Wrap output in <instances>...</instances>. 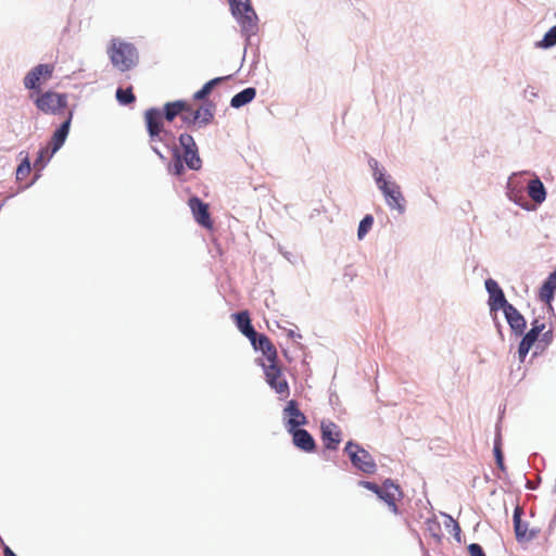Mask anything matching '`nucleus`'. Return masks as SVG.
Masks as SVG:
<instances>
[{
    "mask_svg": "<svg viewBox=\"0 0 556 556\" xmlns=\"http://www.w3.org/2000/svg\"><path fill=\"white\" fill-rule=\"evenodd\" d=\"M534 344L533 341H530L529 339L521 337V340L518 345V358L520 363H523L530 349Z\"/></svg>",
    "mask_w": 556,
    "mask_h": 556,
    "instance_id": "e433bc0d",
    "label": "nucleus"
},
{
    "mask_svg": "<svg viewBox=\"0 0 556 556\" xmlns=\"http://www.w3.org/2000/svg\"><path fill=\"white\" fill-rule=\"evenodd\" d=\"M540 337H541V339H540L541 343H544L545 345H549L554 339L553 330L552 329H548L546 331L543 330V332L541 333Z\"/></svg>",
    "mask_w": 556,
    "mask_h": 556,
    "instance_id": "c03bdc74",
    "label": "nucleus"
},
{
    "mask_svg": "<svg viewBox=\"0 0 556 556\" xmlns=\"http://www.w3.org/2000/svg\"><path fill=\"white\" fill-rule=\"evenodd\" d=\"M497 468L502 471V472H506V466H505V463H504V459L503 460H497L495 462Z\"/></svg>",
    "mask_w": 556,
    "mask_h": 556,
    "instance_id": "5fc2aeb1",
    "label": "nucleus"
},
{
    "mask_svg": "<svg viewBox=\"0 0 556 556\" xmlns=\"http://www.w3.org/2000/svg\"><path fill=\"white\" fill-rule=\"evenodd\" d=\"M180 147V160L185 162L186 167L190 170L198 172L202 168V159L199 154V148L192 135L182 132L178 137Z\"/></svg>",
    "mask_w": 556,
    "mask_h": 556,
    "instance_id": "423d86ee",
    "label": "nucleus"
},
{
    "mask_svg": "<svg viewBox=\"0 0 556 556\" xmlns=\"http://www.w3.org/2000/svg\"><path fill=\"white\" fill-rule=\"evenodd\" d=\"M110 59L112 64L121 72L131 70L138 64L139 54L137 48L130 42L113 43Z\"/></svg>",
    "mask_w": 556,
    "mask_h": 556,
    "instance_id": "20e7f679",
    "label": "nucleus"
},
{
    "mask_svg": "<svg viewBox=\"0 0 556 556\" xmlns=\"http://www.w3.org/2000/svg\"><path fill=\"white\" fill-rule=\"evenodd\" d=\"M292 437V443L296 448L305 453H314L317 448L314 437L304 428H299L289 432Z\"/></svg>",
    "mask_w": 556,
    "mask_h": 556,
    "instance_id": "2eb2a0df",
    "label": "nucleus"
},
{
    "mask_svg": "<svg viewBox=\"0 0 556 556\" xmlns=\"http://www.w3.org/2000/svg\"><path fill=\"white\" fill-rule=\"evenodd\" d=\"M255 97L256 89L254 87L244 88L231 98L230 106L233 109H240L252 102L255 99Z\"/></svg>",
    "mask_w": 556,
    "mask_h": 556,
    "instance_id": "5701e85b",
    "label": "nucleus"
},
{
    "mask_svg": "<svg viewBox=\"0 0 556 556\" xmlns=\"http://www.w3.org/2000/svg\"><path fill=\"white\" fill-rule=\"evenodd\" d=\"M229 7L232 16L241 27L247 47L252 43V37L258 31V16L250 0H229Z\"/></svg>",
    "mask_w": 556,
    "mask_h": 556,
    "instance_id": "f257e3e1",
    "label": "nucleus"
},
{
    "mask_svg": "<svg viewBox=\"0 0 556 556\" xmlns=\"http://www.w3.org/2000/svg\"><path fill=\"white\" fill-rule=\"evenodd\" d=\"M383 491H384L383 484L381 486L379 485V490L377 491V493H375L379 500H381V497L383 495Z\"/></svg>",
    "mask_w": 556,
    "mask_h": 556,
    "instance_id": "4d7b16f0",
    "label": "nucleus"
},
{
    "mask_svg": "<svg viewBox=\"0 0 556 556\" xmlns=\"http://www.w3.org/2000/svg\"><path fill=\"white\" fill-rule=\"evenodd\" d=\"M116 100L118 101V103L121 105H128V104H131L136 101V97L132 92V88L131 87H128V88H122V87H118L116 89Z\"/></svg>",
    "mask_w": 556,
    "mask_h": 556,
    "instance_id": "7c9ffc66",
    "label": "nucleus"
},
{
    "mask_svg": "<svg viewBox=\"0 0 556 556\" xmlns=\"http://www.w3.org/2000/svg\"><path fill=\"white\" fill-rule=\"evenodd\" d=\"M4 556H17L8 545L3 544Z\"/></svg>",
    "mask_w": 556,
    "mask_h": 556,
    "instance_id": "864d4df0",
    "label": "nucleus"
},
{
    "mask_svg": "<svg viewBox=\"0 0 556 556\" xmlns=\"http://www.w3.org/2000/svg\"><path fill=\"white\" fill-rule=\"evenodd\" d=\"M503 314L511 333L516 337H521L527 329V320L525 316L513 304H508V307L503 312Z\"/></svg>",
    "mask_w": 556,
    "mask_h": 556,
    "instance_id": "4468645a",
    "label": "nucleus"
},
{
    "mask_svg": "<svg viewBox=\"0 0 556 556\" xmlns=\"http://www.w3.org/2000/svg\"><path fill=\"white\" fill-rule=\"evenodd\" d=\"M556 292V269L552 271L547 278L543 281L539 289V299L545 303V309L548 314H554V307L552 302L554 301Z\"/></svg>",
    "mask_w": 556,
    "mask_h": 556,
    "instance_id": "ddd939ff",
    "label": "nucleus"
},
{
    "mask_svg": "<svg viewBox=\"0 0 556 556\" xmlns=\"http://www.w3.org/2000/svg\"><path fill=\"white\" fill-rule=\"evenodd\" d=\"M248 339L250 340L253 349L262 352L269 363L278 361L277 350L266 334L255 331V334Z\"/></svg>",
    "mask_w": 556,
    "mask_h": 556,
    "instance_id": "f8f14e48",
    "label": "nucleus"
},
{
    "mask_svg": "<svg viewBox=\"0 0 556 556\" xmlns=\"http://www.w3.org/2000/svg\"><path fill=\"white\" fill-rule=\"evenodd\" d=\"M470 556H486L482 546L478 543H471L467 547Z\"/></svg>",
    "mask_w": 556,
    "mask_h": 556,
    "instance_id": "a19ab883",
    "label": "nucleus"
},
{
    "mask_svg": "<svg viewBox=\"0 0 556 556\" xmlns=\"http://www.w3.org/2000/svg\"><path fill=\"white\" fill-rule=\"evenodd\" d=\"M197 111H201L200 128H202L211 124L214 119L216 104L211 100H206Z\"/></svg>",
    "mask_w": 556,
    "mask_h": 556,
    "instance_id": "a878e982",
    "label": "nucleus"
},
{
    "mask_svg": "<svg viewBox=\"0 0 556 556\" xmlns=\"http://www.w3.org/2000/svg\"><path fill=\"white\" fill-rule=\"evenodd\" d=\"M526 488L529 489V490H535L536 485L533 484L530 480H527L526 481Z\"/></svg>",
    "mask_w": 556,
    "mask_h": 556,
    "instance_id": "13d9d810",
    "label": "nucleus"
},
{
    "mask_svg": "<svg viewBox=\"0 0 556 556\" xmlns=\"http://www.w3.org/2000/svg\"><path fill=\"white\" fill-rule=\"evenodd\" d=\"M188 204L195 222L200 226L211 229L213 227V220L211 218L208 205L197 195L191 197Z\"/></svg>",
    "mask_w": 556,
    "mask_h": 556,
    "instance_id": "9b49d317",
    "label": "nucleus"
},
{
    "mask_svg": "<svg viewBox=\"0 0 556 556\" xmlns=\"http://www.w3.org/2000/svg\"><path fill=\"white\" fill-rule=\"evenodd\" d=\"M523 514V508L520 505H517L513 514V525L516 541L520 544L523 543V539H526L527 531L529 528V523L522 520Z\"/></svg>",
    "mask_w": 556,
    "mask_h": 556,
    "instance_id": "6ab92c4d",
    "label": "nucleus"
},
{
    "mask_svg": "<svg viewBox=\"0 0 556 556\" xmlns=\"http://www.w3.org/2000/svg\"><path fill=\"white\" fill-rule=\"evenodd\" d=\"M212 91H213V88H211V86L206 81L198 91L194 92L193 99L195 101H203V102H205L207 100V97L211 94Z\"/></svg>",
    "mask_w": 556,
    "mask_h": 556,
    "instance_id": "58836bf2",
    "label": "nucleus"
},
{
    "mask_svg": "<svg viewBox=\"0 0 556 556\" xmlns=\"http://www.w3.org/2000/svg\"><path fill=\"white\" fill-rule=\"evenodd\" d=\"M232 318L239 331L247 338L255 334V328L252 325L251 317L248 311H241L232 314Z\"/></svg>",
    "mask_w": 556,
    "mask_h": 556,
    "instance_id": "aec40b11",
    "label": "nucleus"
},
{
    "mask_svg": "<svg viewBox=\"0 0 556 556\" xmlns=\"http://www.w3.org/2000/svg\"><path fill=\"white\" fill-rule=\"evenodd\" d=\"M377 188L381 191L386 204L390 210H395L400 215L406 211V200L401 191L400 185L392 180L391 176H388V180L378 185Z\"/></svg>",
    "mask_w": 556,
    "mask_h": 556,
    "instance_id": "0eeeda50",
    "label": "nucleus"
},
{
    "mask_svg": "<svg viewBox=\"0 0 556 556\" xmlns=\"http://www.w3.org/2000/svg\"><path fill=\"white\" fill-rule=\"evenodd\" d=\"M358 485L371 491L372 493H377L379 490V485L372 481L361 480L358 481Z\"/></svg>",
    "mask_w": 556,
    "mask_h": 556,
    "instance_id": "49530a36",
    "label": "nucleus"
},
{
    "mask_svg": "<svg viewBox=\"0 0 556 556\" xmlns=\"http://www.w3.org/2000/svg\"><path fill=\"white\" fill-rule=\"evenodd\" d=\"M148 132V136H149V144H150V148L152 147V144H156L157 142L161 143V132L160 130H147Z\"/></svg>",
    "mask_w": 556,
    "mask_h": 556,
    "instance_id": "37998d69",
    "label": "nucleus"
},
{
    "mask_svg": "<svg viewBox=\"0 0 556 556\" xmlns=\"http://www.w3.org/2000/svg\"><path fill=\"white\" fill-rule=\"evenodd\" d=\"M200 117H201V111L193 110L190 105V110H187V112L181 113V121L184 124H186L188 127L198 125L200 128Z\"/></svg>",
    "mask_w": 556,
    "mask_h": 556,
    "instance_id": "473e14b6",
    "label": "nucleus"
},
{
    "mask_svg": "<svg viewBox=\"0 0 556 556\" xmlns=\"http://www.w3.org/2000/svg\"><path fill=\"white\" fill-rule=\"evenodd\" d=\"M540 528H528L526 539H523V543H528L536 539L540 534Z\"/></svg>",
    "mask_w": 556,
    "mask_h": 556,
    "instance_id": "a18cd8bd",
    "label": "nucleus"
},
{
    "mask_svg": "<svg viewBox=\"0 0 556 556\" xmlns=\"http://www.w3.org/2000/svg\"><path fill=\"white\" fill-rule=\"evenodd\" d=\"M273 390L276 391L278 394H285L286 396L289 395V384L288 381L285 378H280L273 387H270Z\"/></svg>",
    "mask_w": 556,
    "mask_h": 556,
    "instance_id": "ea45409f",
    "label": "nucleus"
},
{
    "mask_svg": "<svg viewBox=\"0 0 556 556\" xmlns=\"http://www.w3.org/2000/svg\"><path fill=\"white\" fill-rule=\"evenodd\" d=\"M36 68L33 67L24 77V87L28 90L39 93L41 91V83L38 80Z\"/></svg>",
    "mask_w": 556,
    "mask_h": 556,
    "instance_id": "c85d7f7f",
    "label": "nucleus"
},
{
    "mask_svg": "<svg viewBox=\"0 0 556 556\" xmlns=\"http://www.w3.org/2000/svg\"><path fill=\"white\" fill-rule=\"evenodd\" d=\"M161 143L166 148V150L173 153V150L179 149L176 144V137L172 130L163 128L161 132Z\"/></svg>",
    "mask_w": 556,
    "mask_h": 556,
    "instance_id": "72a5a7b5",
    "label": "nucleus"
},
{
    "mask_svg": "<svg viewBox=\"0 0 556 556\" xmlns=\"http://www.w3.org/2000/svg\"><path fill=\"white\" fill-rule=\"evenodd\" d=\"M73 117L74 108L67 110L65 119L53 131L49 142L50 152L48 153V159H51L65 143L71 130Z\"/></svg>",
    "mask_w": 556,
    "mask_h": 556,
    "instance_id": "9d476101",
    "label": "nucleus"
},
{
    "mask_svg": "<svg viewBox=\"0 0 556 556\" xmlns=\"http://www.w3.org/2000/svg\"><path fill=\"white\" fill-rule=\"evenodd\" d=\"M288 337L291 339H295V338L301 339L302 338V336L300 333H296L294 330H291V329L288 331Z\"/></svg>",
    "mask_w": 556,
    "mask_h": 556,
    "instance_id": "6e6d98bb",
    "label": "nucleus"
},
{
    "mask_svg": "<svg viewBox=\"0 0 556 556\" xmlns=\"http://www.w3.org/2000/svg\"><path fill=\"white\" fill-rule=\"evenodd\" d=\"M190 110V104L185 100L166 102L163 106L162 115L165 121L173 122L178 115Z\"/></svg>",
    "mask_w": 556,
    "mask_h": 556,
    "instance_id": "a211bd4d",
    "label": "nucleus"
},
{
    "mask_svg": "<svg viewBox=\"0 0 556 556\" xmlns=\"http://www.w3.org/2000/svg\"><path fill=\"white\" fill-rule=\"evenodd\" d=\"M282 420L288 432L302 428L308 422L307 417L300 409L299 402L296 400H290L287 402V405L282 410Z\"/></svg>",
    "mask_w": 556,
    "mask_h": 556,
    "instance_id": "1a4fd4ad",
    "label": "nucleus"
},
{
    "mask_svg": "<svg viewBox=\"0 0 556 556\" xmlns=\"http://www.w3.org/2000/svg\"><path fill=\"white\" fill-rule=\"evenodd\" d=\"M556 46V24L552 26L543 36V38L535 42V47L540 49H551Z\"/></svg>",
    "mask_w": 556,
    "mask_h": 556,
    "instance_id": "c756f323",
    "label": "nucleus"
},
{
    "mask_svg": "<svg viewBox=\"0 0 556 556\" xmlns=\"http://www.w3.org/2000/svg\"><path fill=\"white\" fill-rule=\"evenodd\" d=\"M493 447H502V438L500 431H497L495 435Z\"/></svg>",
    "mask_w": 556,
    "mask_h": 556,
    "instance_id": "603ef678",
    "label": "nucleus"
},
{
    "mask_svg": "<svg viewBox=\"0 0 556 556\" xmlns=\"http://www.w3.org/2000/svg\"><path fill=\"white\" fill-rule=\"evenodd\" d=\"M368 166L372 172V178L377 186L388 180L389 175L387 174L386 168L380 167L379 162L376 159L370 156L368 159Z\"/></svg>",
    "mask_w": 556,
    "mask_h": 556,
    "instance_id": "cd10ccee",
    "label": "nucleus"
},
{
    "mask_svg": "<svg viewBox=\"0 0 556 556\" xmlns=\"http://www.w3.org/2000/svg\"><path fill=\"white\" fill-rule=\"evenodd\" d=\"M151 150L160 157L162 161H166L167 157L163 154L160 148L156 144H152Z\"/></svg>",
    "mask_w": 556,
    "mask_h": 556,
    "instance_id": "3c124183",
    "label": "nucleus"
},
{
    "mask_svg": "<svg viewBox=\"0 0 556 556\" xmlns=\"http://www.w3.org/2000/svg\"><path fill=\"white\" fill-rule=\"evenodd\" d=\"M31 170V165L28 156H25L18 164L15 176L16 180H23Z\"/></svg>",
    "mask_w": 556,
    "mask_h": 556,
    "instance_id": "c9c22d12",
    "label": "nucleus"
},
{
    "mask_svg": "<svg viewBox=\"0 0 556 556\" xmlns=\"http://www.w3.org/2000/svg\"><path fill=\"white\" fill-rule=\"evenodd\" d=\"M231 78V75H227V76H220V77H215L211 80H208V85L211 86V88H215L216 86H218L219 84H222L223 81L225 80H228Z\"/></svg>",
    "mask_w": 556,
    "mask_h": 556,
    "instance_id": "de8ad7c7",
    "label": "nucleus"
},
{
    "mask_svg": "<svg viewBox=\"0 0 556 556\" xmlns=\"http://www.w3.org/2000/svg\"><path fill=\"white\" fill-rule=\"evenodd\" d=\"M164 117L162 111L157 108H150L144 112V123L147 130H160L164 128Z\"/></svg>",
    "mask_w": 556,
    "mask_h": 556,
    "instance_id": "412c9836",
    "label": "nucleus"
},
{
    "mask_svg": "<svg viewBox=\"0 0 556 556\" xmlns=\"http://www.w3.org/2000/svg\"><path fill=\"white\" fill-rule=\"evenodd\" d=\"M526 175H528V172H517L513 173L508 177L506 184V195L516 205L523 210L530 211L532 206L525 195V190L527 189L528 185L526 184Z\"/></svg>",
    "mask_w": 556,
    "mask_h": 556,
    "instance_id": "39448f33",
    "label": "nucleus"
},
{
    "mask_svg": "<svg viewBox=\"0 0 556 556\" xmlns=\"http://www.w3.org/2000/svg\"><path fill=\"white\" fill-rule=\"evenodd\" d=\"M260 365L264 369L266 381L269 387H273L280 378H282V371L281 367L278 365V361H273L269 365H265L262 359H260Z\"/></svg>",
    "mask_w": 556,
    "mask_h": 556,
    "instance_id": "b1692460",
    "label": "nucleus"
},
{
    "mask_svg": "<svg viewBox=\"0 0 556 556\" xmlns=\"http://www.w3.org/2000/svg\"><path fill=\"white\" fill-rule=\"evenodd\" d=\"M527 192L536 204H542L546 199V189L539 177H534L527 185Z\"/></svg>",
    "mask_w": 556,
    "mask_h": 556,
    "instance_id": "4be33fe9",
    "label": "nucleus"
},
{
    "mask_svg": "<svg viewBox=\"0 0 556 556\" xmlns=\"http://www.w3.org/2000/svg\"><path fill=\"white\" fill-rule=\"evenodd\" d=\"M374 216L371 214H366L359 222L357 228V238L358 240H363L366 235L370 231L374 225Z\"/></svg>",
    "mask_w": 556,
    "mask_h": 556,
    "instance_id": "2f4dec72",
    "label": "nucleus"
},
{
    "mask_svg": "<svg viewBox=\"0 0 556 556\" xmlns=\"http://www.w3.org/2000/svg\"><path fill=\"white\" fill-rule=\"evenodd\" d=\"M320 431L325 448L336 451L341 442V431L338 426L332 421L321 422Z\"/></svg>",
    "mask_w": 556,
    "mask_h": 556,
    "instance_id": "dca6fc26",
    "label": "nucleus"
},
{
    "mask_svg": "<svg viewBox=\"0 0 556 556\" xmlns=\"http://www.w3.org/2000/svg\"><path fill=\"white\" fill-rule=\"evenodd\" d=\"M492 316H493V321H494V326L496 328L497 334L501 338V340L504 341L505 338H504V333H503V326L498 321L496 314H493Z\"/></svg>",
    "mask_w": 556,
    "mask_h": 556,
    "instance_id": "09e8293b",
    "label": "nucleus"
},
{
    "mask_svg": "<svg viewBox=\"0 0 556 556\" xmlns=\"http://www.w3.org/2000/svg\"><path fill=\"white\" fill-rule=\"evenodd\" d=\"M36 108L43 114L62 115L68 105V96L53 90L40 91L33 98Z\"/></svg>",
    "mask_w": 556,
    "mask_h": 556,
    "instance_id": "f03ea898",
    "label": "nucleus"
},
{
    "mask_svg": "<svg viewBox=\"0 0 556 556\" xmlns=\"http://www.w3.org/2000/svg\"><path fill=\"white\" fill-rule=\"evenodd\" d=\"M444 516L448 519L450 522L453 523V536L458 543H460L462 530H460L458 522H456L450 515H444Z\"/></svg>",
    "mask_w": 556,
    "mask_h": 556,
    "instance_id": "79ce46f5",
    "label": "nucleus"
},
{
    "mask_svg": "<svg viewBox=\"0 0 556 556\" xmlns=\"http://www.w3.org/2000/svg\"><path fill=\"white\" fill-rule=\"evenodd\" d=\"M383 486H384V491H383L381 501H383L388 505L389 509L392 513L399 514V508L395 503V501H396L395 493L391 492L390 489H393L395 492H397L399 496L402 497L403 492H402L400 485L394 483V481L391 478H388L383 481Z\"/></svg>",
    "mask_w": 556,
    "mask_h": 556,
    "instance_id": "f3484780",
    "label": "nucleus"
},
{
    "mask_svg": "<svg viewBox=\"0 0 556 556\" xmlns=\"http://www.w3.org/2000/svg\"><path fill=\"white\" fill-rule=\"evenodd\" d=\"M544 329H545V323L543 321V317L541 318L539 316V317L533 318V320L531 321V328L529 329V331H527V332L525 331L521 337H525L535 343L539 340V338Z\"/></svg>",
    "mask_w": 556,
    "mask_h": 556,
    "instance_id": "bb28decb",
    "label": "nucleus"
},
{
    "mask_svg": "<svg viewBox=\"0 0 556 556\" xmlns=\"http://www.w3.org/2000/svg\"><path fill=\"white\" fill-rule=\"evenodd\" d=\"M493 454H494L495 462H497V460L501 462L504 459V453H503L502 447H493Z\"/></svg>",
    "mask_w": 556,
    "mask_h": 556,
    "instance_id": "8fccbe9b",
    "label": "nucleus"
},
{
    "mask_svg": "<svg viewBox=\"0 0 556 556\" xmlns=\"http://www.w3.org/2000/svg\"><path fill=\"white\" fill-rule=\"evenodd\" d=\"M50 152V147L48 148H41L39 151H38V156L35 161V167L37 168H43L48 162L51 160V159H48V153Z\"/></svg>",
    "mask_w": 556,
    "mask_h": 556,
    "instance_id": "4c0bfd02",
    "label": "nucleus"
},
{
    "mask_svg": "<svg viewBox=\"0 0 556 556\" xmlns=\"http://www.w3.org/2000/svg\"><path fill=\"white\" fill-rule=\"evenodd\" d=\"M343 452L349 456L352 466L367 475H372L377 470V464L371 454L358 443L350 440L346 442Z\"/></svg>",
    "mask_w": 556,
    "mask_h": 556,
    "instance_id": "7ed1b4c3",
    "label": "nucleus"
},
{
    "mask_svg": "<svg viewBox=\"0 0 556 556\" xmlns=\"http://www.w3.org/2000/svg\"><path fill=\"white\" fill-rule=\"evenodd\" d=\"M484 286L489 295L488 306L490 314H496L498 311L504 312L510 303L507 301L505 293L498 282L493 278H488L484 281Z\"/></svg>",
    "mask_w": 556,
    "mask_h": 556,
    "instance_id": "6e6552de",
    "label": "nucleus"
},
{
    "mask_svg": "<svg viewBox=\"0 0 556 556\" xmlns=\"http://www.w3.org/2000/svg\"><path fill=\"white\" fill-rule=\"evenodd\" d=\"M35 68H36V72L38 73L37 76H38V80L40 83H41V80L42 81L49 80L52 77L53 72H54V65L48 64V63L38 64L35 66Z\"/></svg>",
    "mask_w": 556,
    "mask_h": 556,
    "instance_id": "f704fd0d",
    "label": "nucleus"
},
{
    "mask_svg": "<svg viewBox=\"0 0 556 556\" xmlns=\"http://www.w3.org/2000/svg\"><path fill=\"white\" fill-rule=\"evenodd\" d=\"M170 154L173 160L167 164V172L170 175L180 178L185 174L187 168L185 162L180 160V149L173 150V153Z\"/></svg>",
    "mask_w": 556,
    "mask_h": 556,
    "instance_id": "393cba45",
    "label": "nucleus"
}]
</instances>
